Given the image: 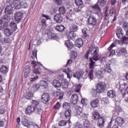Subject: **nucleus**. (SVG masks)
<instances>
[{
    "mask_svg": "<svg viewBox=\"0 0 128 128\" xmlns=\"http://www.w3.org/2000/svg\"><path fill=\"white\" fill-rule=\"evenodd\" d=\"M90 50L94 60L95 62H98V48L97 46L94 47L92 46H90Z\"/></svg>",
    "mask_w": 128,
    "mask_h": 128,
    "instance_id": "obj_1",
    "label": "nucleus"
},
{
    "mask_svg": "<svg viewBox=\"0 0 128 128\" xmlns=\"http://www.w3.org/2000/svg\"><path fill=\"white\" fill-rule=\"evenodd\" d=\"M88 62H90L89 66L91 70L90 71L88 74V78H89L90 80H94V68L96 62H94V59L92 58H90Z\"/></svg>",
    "mask_w": 128,
    "mask_h": 128,
    "instance_id": "obj_2",
    "label": "nucleus"
},
{
    "mask_svg": "<svg viewBox=\"0 0 128 128\" xmlns=\"http://www.w3.org/2000/svg\"><path fill=\"white\" fill-rule=\"evenodd\" d=\"M96 90H94V94L96 96L98 92V94H102L106 90V84L104 82H99L97 84Z\"/></svg>",
    "mask_w": 128,
    "mask_h": 128,
    "instance_id": "obj_3",
    "label": "nucleus"
},
{
    "mask_svg": "<svg viewBox=\"0 0 128 128\" xmlns=\"http://www.w3.org/2000/svg\"><path fill=\"white\" fill-rule=\"evenodd\" d=\"M78 30V26L74 25L72 27V31L70 32L69 35L67 36L68 40H75L76 38V35L74 34V32H77Z\"/></svg>",
    "mask_w": 128,
    "mask_h": 128,
    "instance_id": "obj_4",
    "label": "nucleus"
},
{
    "mask_svg": "<svg viewBox=\"0 0 128 128\" xmlns=\"http://www.w3.org/2000/svg\"><path fill=\"white\" fill-rule=\"evenodd\" d=\"M88 26L90 30L94 28V26H95L96 24V18L94 16H90L88 18Z\"/></svg>",
    "mask_w": 128,
    "mask_h": 128,
    "instance_id": "obj_5",
    "label": "nucleus"
},
{
    "mask_svg": "<svg viewBox=\"0 0 128 128\" xmlns=\"http://www.w3.org/2000/svg\"><path fill=\"white\" fill-rule=\"evenodd\" d=\"M37 54L38 51L36 50H34L32 51V58L33 60L32 61L31 64L34 68L36 66V62H38Z\"/></svg>",
    "mask_w": 128,
    "mask_h": 128,
    "instance_id": "obj_6",
    "label": "nucleus"
},
{
    "mask_svg": "<svg viewBox=\"0 0 128 128\" xmlns=\"http://www.w3.org/2000/svg\"><path fill=\"white\" fill-rule=\"evenodd\" d=\"M92 8L93 12L98 14V16H100L102 14V10H100V6L98 4H95L94 5L92 6Z\"/></svg>",
    "mask_w": 128,
    "mask_h": 128,
    "instance_id": "obj_7",
    "label": "nucleus"
},
{
    "mask_svg": "<svg viewBox=\"0 0 128 128\" xmlns=\"http://www.w3.org/2000/svg\"><path fill=\"white\" fill-rule=\"evenodd\" d=\"M14 18L15 20L17 22L21 20L22 18H24V13L20 11L17 12L14 14Z\"/></svg>",
    "mask_w": 128,
    "mask_h": 128,
    "instance_id": "obj_8",
    "label": "nucleus"
},
{
    "mask_svg": "<svg viewBox=\"0 0 128 128\" xmlns=\"http://www.w3.org/2000/svg\"><path fill=\"white\" fill-rule=\"evenodd\" d=\"M54 96H58V100H62L64 93V92L58 90L56 92H53Z\"/></svg>",
    "mask_w": 128,
    "mask_h": 128,
    "instance_id": "obj_9",
    "label": "nucleus"
},
{
    "mask_svg": "<svg viewBox=\"0 0 128 128\" xmlns=\"http://www.w3.org/2000/svg\"><path fill=\"white\" fill-rule=\"evenodd\" d=\"M112 64V62L108 60V63L106 64L104 68V72H106L107 74H110L112 72V68H110V64Z\"/></svg>",
    "mask_w": 128,
    "mask_h": 128,
    "instance_id": "obj_10",
    "label": "nucleus"
},
{
    "mask_svg": "<svg viewBox=\"0 0 128 128\" xmlns=\"http://www.w3.org/2000/svg\"><path fill=\"white\" fill-rule=\"evenodd\" d=\"M42 102L44 104H46L50 100V95L48 93H44L42 96Z\"/></svg>",
    "mask_w": 128,
    "mask_h": 128,
    "instance_id": "obj_11",
    "label": "nucleus"
},
{
    "mask_svg": "<svg viewBox=\"0 0 128 128\" xmlns=\"http://www.w3.org/2000/svg\"><path fill=\"white\" fill-rule=\"evenodd\" d=\"M35 108H36L32 105L26 108L25 114H32V112H34Z\"/></svg>",
    "mask_w": 128,
    "mask_h": 128,
    "instance_id": "obj_12",
    "label": "nucleus"
},
{
    "mask_svg": "<svg viewBox=\"0 0 128 128\" xmlns=\"http://www.w3.org/2000/svg\"><path fill=\"white\" fill-rule=\"evenodd\" d=\"M24 78H28L30 73V66H26L23 70Z\"/></svg>",
    "mask_w": 128,
    "mask_h": 128,
    "instance_id": "obj_13",
    "label": "nucleus"
},
{
    "mask_svg": "<svg viewBox=\"0 0 128 128\" xmlns=\"http://www.w3.org/2000/svg\"><path fill=\"white\" fill-rule=\"evenodd\" d=\"M22 2L20 0H14L13 6L15 10H20V4Z\"/></svg>",
    "mask_w": 128,
    "mask_h": 128,
    "instance_id": "obj_14",
    "label": "nucleus"
},
{
    "mask_svg": "<svg viewBox=\"0 0 128 128\" xmlns=\"http://www.w3.org/2000/svg\"><path fill=\"white\" fill-rule=\"evenodd\" d=\"M10 18L8 15H4L0 18V24H2L4 22H8Z\"/></svg>",
    "mask_w": 128,
    "mask_h": 128,
    "instance_id": "obj_15",
    "label": "nucleus"
},
{
    "mask_svg": "<svg viewBox=\"0 0 128 128\" xmlns=\"http://www.w3.org/2000/svg\"><path fill=\"white\" fill-rule=\"evenodd\" d=\"M54 20L56 22H58V24H60L62 22V16L60 14H56L54 16Z\"/></svg>",
    "mask_w": 128,
    "mask_h": 128,
    "instance_id": "obj_16",
    "label": "nucleus"
},
{
    "mask_svg": "<svg viewBox=\"0 0 128 128\" xmlns=\"http://www.w3.org/2000/svg\"><path fill=\"white\" fill-rule=\"evenodd\" d=\"M4 12L6 16H8V14H12L14 12V8H12V6L10 5L6 7Z\"/></svg>",
    "mask_w": 128,
    "mask_h": 128,
    "instance_id": "obj_17",
    "label": "nucleus"
},
{
    "mask_svg": "<svg viewBox=\"0 0 128 128\" xmlns=\"http://www.w3.org/2000/svg\"><path fill=\"white\" fill-rule=\"evenodd\" d=\"M104 118L102 117H100L98 119V122L97 123V126L98 127H99L100 128H104Z\"/></svg>",
    "mask_w": 128,
    "mask_h": 128,
    "instance_id": "obj_18",
    "label": "nucleus"
},
{
    "mask_svg": "<svg viewBox=\"0 0 128 128\" xmlns=\"http://www.w3.org/2000/svg\"><path fill=\"white\" fill-rule=\"evenodd\" d=\"M48 38H50L51 40H58V37L56 36V33H52V32H48Z\"/></svg>",
    "mask_w": 128,
    "mask_h": 128,
    "instance_id": "obj_19",
    "label": "nucleus"
},
{
    "mask_svg": "<svg viewBox=\"0 0 128 128\" xmlns=\"http://www.w3.org/2000/svg\"><path fill=\"white\" fill-rule=\"evenodd\" d=\"M126 49L124 48H122L116 50V54L118 56H120L122 54H126Z\"/></svg>",
    "mask_w": 128,
    "mask_h": 128,
    "instance_id": "obj_20",
    "label": "nucleus"
},
{
    "mask_svg": "<svg viewBox=\"0 0 128 128\" xmlns=\"http://www.w3.org/2000/svg\"><path fill=\"white\" fill-rule=\"evenodd\" d=\"M116 35L117 36L118 38L122 40V38L124 36V30H122V28H120L116 32Z\"/></svg>",
    "mask_w": 128,
    "mask_h": 128,
    "instance_id": "obj_21",
    "label": "nucleus"
},
{
    "mask_svg": "<svg viewBox=\"0 0 128 128\" xmlns=\"http://www.w3.org/2000/svg\"><path fill=\"white\" fill-rule=\"evenodd\" d=\"M65 46H66L68 50H70L74 48V44L70 40L65 41Z\"/></svg>",
    "mask_w": 128,
    "mask_h": 128,
    "instance_id": "obj_22",
    "label": "nucleus"
},
{
    "mask_svg": "<svg viewBox=\"0 0 128 128\" xmlns=\"http://www.w3.org/2000/svg\"><path fill=\"white\" fill-rule=\"evenodd\" d=\"M62 72H65V74H66L67 78L69 80H70V78H72V70H70V68H68L66 69H64Z\"/></svg>",
    "mask_w": 128,
    "mask_h": 128,
    "instance_id": "obj_23",
    "label": "nucleus"
},
{
    "mask_svg": "<svg viewBox=\"0 0 128 128\" xmlns=\"http://www.w3.org/2000/svg\"><path fill=\"white\" fill-rule=\"evenodd\" d=\"M124 122V120L122 118L120 117L117 118L115 120V124L119 126H122Z\"/></svg>",
    "mask_w": 128,
    "mask_h": 128,
    "instance_id": "obj_24",
    "label": "nucleus"
},
{
    "mask_svg": "<svg viewBox=\"0 0 128 128\" xmlns=\"http://www.w3.org/2000/svg\"><path fill=\"white\" fill-rule=\"evenodd\" d=\"M40 88H44L46 90L48 88V82L44 80H42L40 82Z\"/></svg>",
    "mask_w": 128,
    "mask_h": 128,
    "instance_id": "obj_25",
    "label": "nucleus"
},
{
    "mask_svg": "<svg viewBox=\"0 0 128 128\" xmlns=\"http://www.w3.org/2000/svg\"><path fill=\"white\" fill-rule=\"evenodd\" d=\"M116 44H120V40H114V42L112 43L109 48H108V50H112V48L116 46Z\"/></svg>",
    "mask_w": 128,
    "mask_h": 128,
    "instance_id": "obj_26",
    "label": "nucleus"
},
{
    "mask_svg": "<svg viewBox=\"0 0 128 128\" xmlns=\"http://www.w3.org/2000/svg\"><path fill=\"white\" fill-rule=\"evenodd\" d=\"M75 44L77 48H82V46L84 45V41H82V38L76 39Z\"/></svg>",
    "mask_w": 128,
    "mask_h": 128,
    "instance_id": "obj_27",
    "label": "nucleus"
},
{
    "mask_svg": "<svg viewBox=\"0 0 128 128\" xmlns=\"http://www.w3.org/2000/svg\"><path fill=\"white\" fill-rule=\"evenodd\" d=\"M70 102L73 104H76L78 102V95L76 94L72 96Z\"/></svg>",
    "mask_w": 128,
    "mask_h": 128,
    "instance_id": "obj_28",
    "label": "nucleus"
},
{
    "mask_svg": "<svg viewBox=\"0 0 128 128\" xmlns=\"http://www.w3.org/2000/svg\"><path fill=\"white\" fill-rule=\"evenodd\" d=\"M98 100L95 99L94 100H92L90 102V106L93 108H98Z\"/></svg>",
    "mask_w": 128,
    "mask_h": 128,
    "instance_id": "obj_29",
    "label": "nucleus"
},
{
    "mask_svg": "<svg viewBox=\"0 0 128 128\" xmlns=\"http://www.w3.org/2000/svg\"><path fill=\"white\" fill-rule=\"evenodd\" d=\"M82 76H84V74L82 72H75L74 74V78H76L78 80H80V78H82Z\"/></svg>",
    "mask_w": 128,
    "mask_h": 128,
    "instance_id": "obj_30",
    "label": "nucleus"
},
{
    "mask_svg": "<svg viewBox=\"0 0 128 128\" xmlns=\"http://www.w3.org/2000/svg\"><path fill=\"white\" fill-rule=\"evenodd\" d=\"M21 122L22 124L24 126H26V128H30V126L28 120L24 118H22L21 120Z\"/></svg>",
    "mask_w": 128,
    "mask_h": 128,
    "instance_id": "obj_31",
    "label": "nucleus"
},
{
    "mask_svg": "<svg viewBox=\"0 0 128 128\" xmlns=\"http://www.w3.org/2000/svg\"><path fill=\"white\" fill-rule=\"evenodd\" d=\"M4 34L6 36H10L12 34V30L8 28L4 29Z\"/></svg>",
    "mask_w": 128,
    "mask_h": 128,
    "instance_id": "obj_32",
    "label": "nucleus"
},
{
    "mask_svg": "<svg viewBox=\"0 0 128 128\" xmlns=\"http://www.w3.org/2000/svg\"><path fill=\"white\" fill-rule=\"evenodd\" d=\"M77 116H80L82 113V108L80 106H74Z\"/></svg>",
    "mask_w": 128,
    "mask_h": 128,
    "instance_id": "obj_33",
    "label": "nucleus"
},
{
    "mask_svg": "<svg viewBox=\"0 0 128 128\" xmlns=\"http://www.w3.org/2000/svg\"><path fill=\"white\" fill-rule=\"evenodd\" d=\"M107 96L110 98H116V92L114 90H110L108 91L107 93Z\"/></svg>",
    "mask_w": 128,
    "mask_h": 128,
    "instance_id": "obj_34",
    "label": "nucleus"
},
{
    "mask_svg": "<svg viewBox=\"0 0 128 128\" xmlns=\"http://www.w3.org/2000/svg\"><path fill=\"white\" fill-rule=\"evenodd\" d=\"M122 40H120V46H128V38L124 36Z\"/></svg>",
    "mask_w": 128,
    "mask_h": 128,
    "instance_id": "obj_35",
    "label": "nucleus"
},
{
    "mask_svg": "<svg viewBox=\"0 0 128 128\" xmlns=\"http://www.w3.org/2000/svg\"><path fill=\"white\" fill-rule=\"evenodd\" d=\"M56 30L62 32L64 30V26L63 25H57L55 28Z\"/></svg>",
    "mask_w": 128,
    "mask_h": 128,
    "instance_id": "obj_36",
    "label": "nucleus"
},
{
    "mask_svg": "<svg viewBox=\"0 0 128 128\" xmlns=\"http://www.w3.org/2000/svg\"><path fill=\"white\" fill-rule=\"evenodd\" d=\"M53 86L56 88H60L62 86V84L58 80H53Z\"/></svg>",
    "mask_w": 128,
    "mask_h": 128,
    "instance_id": "obj_37",
    "label": "nucleus"
},
{
    "mask_svg": "<svg viewBox=\"0 0 128 128\" xmlns=\"http://www.w3.org/2000/svg\"><path fill=\"white\" fill-rule=\"evenodd\" d=\"M40 84H35L32 86L31 90L32 92H36V90H40Z\"/></svg>",
    "mask_w": 128,
    "mask_h": 128,
    "instance_id": "obj_38",
    "label": "nucleus"
},
{
    "mask_svg": "<svg viewBox=\"0 0 128 128\" xmlns=\"http://www.w3.org/2000/svg\"><path fill=\"white\" fill-rule=\"evenodd\" d=\"M39 104H40L39 100H32L31 106H32L35 108H38V106Z\"/></svg>",
    "mask_w": 128,
    "mask_h": 128,
    "instance_id": "obj_39",
    "label": "nucleus"
},
{
    "mask_svg": "<svg viewBox=\"0 0 128 128\" xmlns=\"http://www.w3.org/2000/svg\"><path fill=\"white\" fill-rule=\"evenodd\" d=\"M34 112H36V114H39L40 116H42V108H35Z\"/></svg>",
    "mask_w": 128,
    "mask_h": 128,
    "instance_id": "obj_40",
    "label": "nucleus"
},
{
    "mask_svg": "<svg viewBox=\"0 0 128 128\" xmlns=\"http://www.w3.org/2000/svg\"><path fill=\"white\" fill-rule=\"evenodd\" d=\"M0 70L2 74H7L8 72V68L6 66H2Z\"/></svg>",
    "mask_w": 128,
    "mask_h": 128,
    "instance_id": "obj_41",
    "label": "nucleus"
},
{
    "mask_svg": "<svg viewBox=\"0 0 128 128\" xmlns=\"http://www.w3.org/2000/svg\"><path fill=\"white\" fill-rule=\"evenodd\" d=\"M96 76L98 78H104V72L100 70L97 71L96 72Z\"/></svg>",
    "mask_w": 128,
    "mask_h": 128,
    "instance_id": "obj_42",
    "label": "nucleus"
},
{
    "mask_svg": "<svg viewBox=\"0 0 128 128\" xmlns=\"http://www.w3.org/2000/svg\"><path fill=\"white\" fill-rule=\"evenodd\" d=\"M71 114H72V110L68 109L65 112L64 116L66 118H70Z\"/></svg>",
    "mask_w": 128,
    "mask_h": 128,
    "instance_id": "obj_43",
    "label": "nucleus"
},
{
    "mask_svg": "<svg viewBox=\"0 0 128 128\" xmlns=\"http://www.w3.org/2000/svg\"><path fill=\"white\" fill-rule=\"evenodd\" d=\"M42 72V68H34V73L36 74H40Z\"/></svg>",
    "mask_w": 128,
    "mask_h": 128,
    "instance_id": "obj_44",
    "label": "nucleus"
},
{
    "mask_svg": "<svg viewBox=\"0 0 128 128\" xmlns=\"http://www.w3.org/2000/svg\"><path fill=\"white\" fill-rule=\"evenodd\" d=\"M10 26L15 32V30H18V27L16 26V24L14 22H12L10 23Z\"/></svg>",
    "mask_w": 128,
    "mask_h": 128,
    "instance_id": "obj_45",
    "label": "nucleus"
},
{
    "mask_svg": "<svg viewBox=\"0 0 128 128\" xmlns=\"http://www.w3.org/2000/svg\"><path fill=\"white\" fill-rule=\"evenodd\" d=\"M32 96H34V92H30L27 93V94L25 96V98L27 100H32Z\"/></svg>",
    "mask_w": 128,
    "mask_h": 128,
    "instance_id": "obj_46",
    "label": "nucleus"
},
{
    "mask_svg": "<svg viewBox=\"0 0 128 128\" xmlns=\"http://www.w3.org/2000/svg\"><path fill=\"white\" fill-rule=\"evenodd\" d=\"M93 118L94 120H98L100 118V113L98 112L95 111L93 113Z\"/></svg>",
    "mask_w": 128,
    "mask_h": 128,
    "instance_id": "obj_47",
    "label": "nucleus"
},
{
    "mask_svg": "<svg viewBox=\"0 0 128 128\" xmlns=\"http://www.w3.org/2000/svg\"><path fill=\"white\" fill-rule=\"evenodd\" d=\"M110 14L116 16V10L114 8V6H112L110 10Z\"/></svg>",
    "mask_w": 128,
    "mask_h": 128,
    "instance_id": "obj_48",
    "label": "nucleus"
},
{
    "mask_svg": "<svg viewBox=\"0 0 128 128\" xmlns=\"http://www.w3.org/2000/svg\"><path fill=\"white\" fill-rule=\"evenodd\" d=\"M101 102L102 104H108V98H102L101 100Z\"/></svg>",
    "mask_w": 128,
    "mask_h": 128,
    "instance_id": "obj_49",
    "label": "nucleus"
},
{
    "mask_svg": "<svg viewBox=\"0 0 128 128\" xmlns=\"http://www.w3.org/2000/svg\"><path fill=\"white\" fill-rule=\"evenodd\" d=\"M59 12H60V14H66V8L64 7H60L59 8Z\"/></svg>",
    "mask_w": 128,
    "mask_h": 128,
    "instance_id": "obj_50",
    "label": "nucleus"
},
{
    "mask_svg": "<svg viewBox=\"0 0 128 128\" xmlns=\"http://www.w3.org/2000/svg\"><path fill=\"white\" fill-rule=\"evenodd\" d=\"M28 4L26 2H21L20 8H28Z\"/></svg>",
    "mask_w": 128,
    "mask_h": 128,
    "instance_id": "obj_51",
    "label": "nucleus"
},
{
    "mask_svg": "<svg viewBox=\"0 0 128 128\" xmlns=\"http://www.w3.org/2000/svg\"><path fill=\"white\" fill-rule=\"evenodd\" d=\"M90 121L86 120L84 122V128H90Z\"/></svg>",
    "mask_w": 128,
    "mask_h": 128,
    "instance_id": "obj_52",
    "label": "nucleus"
},
{
    "mask_svg": "<svg viewBox=\"0 0 128 128\" xmlns=\"http://www.w3.org/2000/svg\"><path fill=\"white\" fill-rule=\"evenodd\" d=\"M66 124H68V121L65 120H62L59 122L58 124L60 126H66Z\"/></svg>",
    "mask_w": 128,
    "mask_h": 128,
    "instance_id": "obj_53",
    "label": "nucleus"
},
{
    "mask_svg": "<svg viewBox=\"0 0 128 128\" xmlns=\"http://www.w3.org/2000/svg\"><path fill=\"white\" fill-rule=\"evenodd\" d=\"M75 4L76 6H80L84 4V2L82 0H75Z\"/></svg>",
    "mask_w": 128,
    "mask_h": 128,
    "instance_id": "obj_54",
    "label": "nucleus"
},
{
    "mask_svg": "<svg viewBox=\"0 0 128 128\" xmlns=\"http://www.w3.org/2000/svg\"><path fill=\"white\" fill-rule=\"evenodd\" d=\"M70 104L65 102L63 103V108L64 110H66L67 108H70Z\"/></svg>",
    "mask_w": 128,
    "mask_h": 128,
    "instance_id": "obj_55",
    "label": "nucleus"
},
{
    "mask_svg": "<svg viewBox=\"0 0 128 128\" xmlns=\"http://www.w3.org/2000/svg\"><path fill=\"white\" fill-rule=\"evenodd\" d=\"M80 116H81L82 118L84 120H88V114L82 113Z\"/></svg>",
    "mask_w": 128,
    "mask_h": 128,
    "instance_id": "obj_56",
    "label": "nucleus"
},
{
    "mask_svg": "<svg viewBox=\"0 0 128 128\" xmlns=\"http://www.w3.org/2000/svg\"><path fill=\"white\" fill-rule=\"evenodd\" d=\"M82 7H78L75 10L76 12H78V14H82V12H84V11L82 10Z\"/></svg>",
    "mask_w": 128,
    "mask_h": 128,
    "instance_id": "obj_57",
    "label": "nucleus"
},
{
    "mask_svg": "<svg viewBox=\"0 0 128 128\" xmlns=\"http://www.w3.org/2000/svg\"><path fill=\"white\" fill-rule=\"evenodd\" d=\"M82 88V86L80 84H78L76 86V88H75V92H80V88Z\"/></svg>",
    "mask_w": 128,
    "mask_h": 128,
    "instance_id": "obj_58",
    "label": "nucleus"
},
{
    "mask_svg": "<svg viewBox=\"0 0 128 128\" xmlns=\"http://www.w3.org/2000/svg\"><path fill=\"white\" fill-rule=\"evenodd\" d=\"M82 34L85 38H90V36H88V34H86V30L83 29L82 30Z\"/></svg>",
    "mask_w": 128,
    "mask_h": 128,
    "instance_id": "obj_59",
    "label": "nucleus"
},
{
    "mask_svg": "<svg viewBox=\"0 0 128 128\" xmlns=\"http://www.w3.org/2000/svg\"><path fill=\"white\" fill-rule=\"evenodd\" d=\"M68 82H63L62 83V88H68Z\"/></svg>",
    "mask_w": 128,
    "mask_h": 128,
    "instance_id": "obj_60",
    "label": "nucleus"
},
{
    "mask_svg": "<svg viewBox=\"0 0 128 128\" xmlns=\"http://www.w3.org/2000/svg\"><path fill=\"white\" fill-rule=\"evenodd\" d=\"M29 128H40L38 127V124H36V123H32V124H31L30 125V126H29Z\"/></svg>",
    "mask_w": 128,
    "mask_h": 128,
    "instance_id": "obj_61",
    "label": "nucleus"
},
{
    "mask_svg": "<svg viewBox=\"0 0 128 128\" xmlns=\"http://www.w3.org/2000/svg\"><path fill=\"white\" fill-rule=\"evenodd\" d=\"M81 104H84V106H86V104H88V100L86 99H82L81 100Z\"/></svg>",
    "mask_w": 128,
    "mask_h": 128,
    "instance_id": "obj_62",
    "label": "nucleus"
},
{
    "mask_svg": "<svg viewBox=\"0 0 128 128\" xmlns=\"http://www.w3.org/2000/svg\"><path fill=\"white\" fill-rule=\"evenodd\" d=\"M38 78V76H36L33 78H30V82H35Z\"/></svg>",
    "mask_w": 128,
    "mask_h": 128,
    "instance_id": "obj_63",
    "label": "nucleus"
},
{
    "mask_svg": "<svg viewBox=\"0 0 128 128\" xmlns=\"http://www.w3.org/2000/svg\"><path fill=\"white\" fill-rule=\"evenodd\" d=\"M74 128H82V126L80 123H76L75 124Z\"/></svg>",
    "mask_w": 128,
    "mask_h": 128,
    "instance_id": "obj_64",
    "label": "nucleus"
}]
</instances>
